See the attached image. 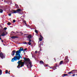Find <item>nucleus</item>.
<instances>
[{"mask_svg": "<svg viewBox=\"0 0 77 77\" xmlns=\"http://www.w3.org/2000/svg\"><path fill=\"white\" fill-rule=\"evenodd\" d=\"M17 60H20V49L16 52L15 56L12 59L11 62L17 61Z\"/></svg>", "mask_w": 77, "mask_h": 77, "instance_id": "obj_1", "label": "nucleus"}, {"mask_svg": "<svg viewBox=\"0 0 77 77\" xmlns=\"http://www.w3.org/2000/svg\"><path fill=\"white\" fill-rule=\"evenodd\" d=\"M24 61V60H20V68L24 66V63L22 62V61Z\"/></svg>", "mask_w": 77, "mask_h": 77, "instance_id": "obj_2", "label": "nucleus"}, {"mask_svg": "<svg viewBox=\"0 0 77 77\" xmlns=\"http://www.w3.org/2000/svg\"><path fill=\"white\" fill-rule=\"evenodd\" d=\"M0 57L1 59H5V55L2 52L0 53Z\"/></svg>", "mask_w": 77, "mask_h": 77, "instance_id": "obj_3", "label": "nucleus"}, {"mask_svg": "<svg viewBox=\"0 0 77 77\" xmlns=\"http://www.w3.org/2000/svg\"><path fill=\"white\" fill-rule=\"evenodd\" d=\"M32 66V62H30L28 63V64L27 65V67L28 68H31Z\"/></svg>", "mask_w": 77, "mask_h": 77, "instance_id": "obj_4", "label": "nucleus"}, {"mask_svg": "<svg viewBox=\"0 0 77 77\" xmlns=\"http://www.w3.org/2000/svg\"><path fill=\"white\" fill-rule=\"evenodd\" d=\"M12 11L13 12H12V14H16V13H17V12L18 13L20 12V9L16 10V11L12 10Z\"/></svg>", "mask_w": 77, "mask_h": 77, "instance_id": "obj_5", "label": "nucleus"}, {"mask_svg": "<svg viewBox=\"0 0 77 77\" xmlns=\"http://www.w3.org/2000/svg\"><path fill=\"white\" fill-rule=\"evenodd\" d=\"M23 59L24 60L25 62H30V60L29 58H26L24 57L23 58Z\"/></svg>", "mask_w": 77, "mask_h": 77, "instance_id": "obj_6", "label": "nucleus"}, {"mask_svg": "<svg viewBox=\"0 0 77 77\" xmlns=\"http://www.w3.org/2000/svg\"><path fill=\"white\" fill-rule=\"evenodd\" d=\"M68 56H66L65 57L64 59V63H66V62L67 63L68 62H69V60H68Z\"/></svg>", "mask_w": 77, "mask_h": 77, "instance_id": "obj_7", "label": "nucleus"}, {"mask_svg": "<svg viewBox=\"0 0 77 77\" xmlns=\"http://www.w3.org/2000/svg\"><path fill=\"white\" fill-rule=\"evenodd\" d=\"M2 36H5V35H7V34H8V32H3L2 34H1Z\"/></svg>", "mask_w": 77, "mask_h": 77, "instance_id": "obj_8", "label": "nucleus"}, {"mask_svg": "<svg viewBox=\"0 0 77 77\" xmlns=\"http://www.w3.org/2000/svg\"><path fill=\"white\" fill-rule=\"evenodd\" d=\"M77 71V70L76 69H75V70H72L71 71L69 72L68 73V74H74V73H72V72H73V71Z\"/></svg>", "mask_w": 77, "mask_h": 77, "instance_id": "obj_9", "label": "nucleus"}, {"mask_svg": "<svg viewBox=\"0 0 77 77\" xmlns=\"http://www.w3.org/2000/svg\"><path fill=\"white\" fill-rule=\"evenodd\" d=\"M15 51H16L15 50H14V51H12V53H11L12 56H14V55H15Z\"/></svg>", "mask_w": 77, "mask_h": 77, "instance_id": "obj_10", "label": "nucleus"}, {"mask_svg": "<svg viewBox=\"0 0 77 77\" xmlns=\"http://www.w3.org/2000/svg\"><path fill=\"white\" fill-rule=\"evenodd\" d=\"M24 13H23V10L22 9H20V15H22V14H23Z\"/></svg>", "mask_w": 77, "mask_h": 77, "instance_id": "obj_11", "label": "nucleus"}, {"mask_svg": "<svg viewBox=\"0 0 77 77\" xmlns=\"http://www.w3.org/2000/svg\"><path fill=\"white\" fill-rule=\"evenodd\" d=\"M11 38H12V39H15V38H18V37L17 36H13Z\"/></svg>", "mask_w": 77, "mask_h": 77, "instance_id": "obj_12", "label": "nucleus"}, {"mask_svg": "<svg viewBox=\"0 0 77 77\" xmlns=\"http://www.w3.org/2000/svg\"><path fill=\"white\" fill-rule=\"evenodd\" d=\"M40 63L41 65H44V63L42 60L40 61Z\"/></svg>", "mask_w": 77, "mask_h": 77, "instance_id": "obj_13", "label": "nucleus"}, {"mask_svg": "<svg viewBox=\"0 0 77 77\" xmlns=\"http://www.w3.org/2000/svg\"><path fill=\"white\" fill-rule=\"evenodd\" d=\"M23 51V48L20 47V53H21V51Z\"/></svg>", "mask_w": 77, "mask_h": 77, "instance_id": "obj_14", "label": "nucleus"}, {"mask_svg": "<svg viewBox=\"0 0 77 77\" xmlns=\"http://www.w3.org/2000/svg\"><path fill=\"white\" fill-rule=\"evenodd\" d=\"M17 63H18V66H17V68H20V60L18 61Z\"/></svg>", "mask_w": 77, "mask_h": 77, "instance_id": "obj_15", "label": "nucleus"}, {"mask_svg": "<svg viewBox=\"0 0 77 77\" xmlns=\"http://www.w3.org/2000/svg\"><path fill=\"white\" fill-rule=\"evenodd\" d=\"M28 39H30L31 38H32V35H29L28 36Z\"/></svg>", "mask_w": 77, "mask_h": 77, "instance_id": "obj_16", "label": "nucleus"}, {"mask_svg": "<svg viewBox=\"0 0 77 77\" xmlns=\"http://www.w3.org/2000/svg\"><path fill=\"white\" fill-rule=\"evenodd\" d=\"M68 75V74H64L62 75V77H65V76H67Z\"/></svg>", "mask_w": 77, "mask_h": 77, "instance_id": "obj_17", "label": "nucleus"}, {"mask_svg": "<svg viewBox=\"0 0 77 77\" xmlns=\"http://www.w3.org/2000/svg\"><path fill=\"white\" fill-rule=\"evenodd\" d=\"M23 33L22 32H20V36H22V35H23Z\"/></svg>", "mask_w": 77, "mask_h": 77, "instance_id": "obj_18", "label": "nucleus"}, {"mask_svg": "<svg viewBox=\"0 0 77 77\" xmlns=\"http://www.w3.org/2000/svg\"><path fill=\"white\" fill-rule=\"evenodd\" d=\"M56 66H54L53 67L52 69L53 70H55L56 69Z\"/></svg>", "mask_w": 77, "mask_h": 77, "instance_id": "obj_19", "label": "nucleus"}, {"mask_svg": "<svg viewBox=\"0 0 77 77\" xmlns=\"http://www.w3.org/2000/svg\"><path fill=\"white\" fill-rule=\"evenodd\" d=\"M15 6H16V8H17V9L19 8V7H18V5H17L15 4Z\"/></svg>", "mask_w": 77, "mask_h": 77, "instance_id": "obj_20", "label": "nucleus"}, {"mask_svg": "<svg viewBox=\"0 0 77 77\" xmlns=\"http://www.w3.org/2000/svg\"><path fill=\"white\" fill-rule=\"evenodd\" d=\"M63 63V61H61L60 63V65H62Z\"/></svg>", "mask_w": 77, "mask_h": 77, "instance_id": "obj_21", "label": "nucleus"}, {"mask_svg": "<svg viewBox=\"0 0 77 77\" xmlns=\"http://www.w3.org/2000/svg\"><path fill=\"white\" fill-rule=\"evenodd\" d=\"M7 24L8 26H11V23L10 22H8L7 23Z\"/></svg>", "mask_w": 77, "mask_h": 77, "instance_id": "obj_22", "label": "nucleus"}, {"mask_svg": "<svg viewBox=\"0 0 77 77\" xmlns=\"http://www.w3.org/2000/svg\"><path fill=\"white\" fill-rule=\"evenodd\" d=\"M2 70L0 69V75H2Z\"/></svg>", "mask_w": 77, "mask_h": 77, "instance_id": "obj_23", "label": "nucleus"}, {"mask_svg": "<svg viewBox=\"0 0 77 77\" xmlns=\"http://www.w3.org/2000/svg\"><path fill=\"white\" fill-rule=\"evenodd\" d=\"M0 13H3V10L0 9Z\"/></svg>", "mask_w": 77, "mask_h": 77, "instance_id": "obj_24", "label": "nucleus"}, {"mask_svg": "<svg viewBox=\"0 0 77 77\" xmlns=\"http://www.w3.org/2000/svg\"><path fill=\"white\" fill-rule=\"evenodd\" d=\"M42 38H39V40L40 41H42Z\"/></svg>", "mask_w": 77, "mask_h": 77, "instance_id": "obj_25", "label": "nucleus"}, {"mask_svg": "<svg viewBox=\"0 0 77 77\" xmlns=\"http://www.w3.org/2000/svg\"><path fill=\"white\" fill-rule=\"evenodd\" d=\"M3 30H2V29H1L0 30V33H3Z\"/></svg>", "mask_w": 77, "mask_h": 77, "instance_id": "obj_26", "label": "nucleus"}, {"mask_svg": "<svg viewBox=\"0 0 77 77\" xmlns=\"http://www.w3.org/2000/svg\"><path fill=\"white\" fill-rule=\"evenodd\" d=\"M35 32L36 33H37V34H38V30H35Z\"/></svg>", "mask_w": 77, "mask_h": 77, "instance_id": "obj_27", "label": "nucleus"}, {"mask_svg": "<svg viewBox=\"0 0 77 77\" xmlns=\"http://www.w3.org/2000/svg\"><path fill=\"white\" fill-rule=\"evenodd\" d=\"M23 44H26V45H27V44H28V43H27V42H24Z\"/></svg>", "mask_w": 77, "mask_h": 77, "instance_id": "obj_28", "label": "nucleus"}, {"mask_svg": "<svg viewBox=\"0 0 77 77\" xmlns=\"http://www.w3.org/2000/svg\"><path fill=\"white\" fill-rule=\"evenodd\" d=\"M8 70H6L5 71V74H8Z\"/></svg>", "mask_w": 77, "mask_h": 77, "instance_id": "obj_29", "label": "nucleus"}, {"mask_svg": "<svg viewBox=\"0 0 77 77\" xmlns=\"http://www.w3.org/2000/svg\"><path fill=\"white\" fill-rule=\"evenodd\" d=\"M28 45H31L32 43L30 42H28Z\"/></svg>", "mask_w": 77, "mask_h": 77, "instance_id": "obj_30", "label": "nucleus"}, {"mask_svg": "<svg viewBox=\"0 0 77 77\" xmlns=\"http://www.w3.org/2000/svg\"><path fill=\"white\" fill-rule=\"evenodd\" d=\"M23 58L22 57H20V59H22Z\"/></svg>", "mask_w": 77, "mask_h": 77, "instance_id": "obj_31", "label": "nucleus"}, {"mask_svg": "<svg viewBox=\"0 0 77 77\" xmlns=\"http://www.w3.org/2000/svg\"><path fill=\"white\" fill-rule=\"evenodd\" d=\"M23 22L26 25H27V23H26V21L25 20H24Z\"/></svg>", "mask_w": 77, "mask_h": 77, "instance_id": "obj_32", "label": "nucleus"}, {"mask_svg": "<svg viewBox=\"0 0 77 77\" xmlns=\"http://www.w3.org/2000/svg\"><path fill=\"white\" fill-rule=\"evenodd\" d=\"M29 42H32V40L30 39H29Z\"/></svg>", "mask_w": 77, "mask_h": 77, "instance_id": "obj_33", "label": "nucleus"}, {"mask_svg": "<svg viewBox=\"0 0 77 77\" xmlns=\"http://www.w3.org/2000/svg\"><path fill=\"white\" fill-rule=\"evenodd\" d=\"M40 38L43 39V37H42V35H40Z\"/></svg>", "mask_w": 77, "mask_h": 77, "instance_id": "obj_34", "label": "nucleus"}, {"mask_svg": "<svg viewBox=\"0 0 77 77\" xmlns=\"http://www.w3.org/2000/svg\"><path fill=\"white\" fill-rule=\"evenodd\" d=\"M0 35H0V40H1V39H2V38H1V36H2V34H0Z\"/></svg>", "mask_w": 77, "mask_h": 77, "instance_id": "obj_35", "label": "nucleus"}, {"mask_svg": "<svg viewBox=\"0 0 77 77\" xmlns=\"http://www.w3.org/2000/svg\"><path fill=\"white\" fill-rule=\"evenodd\" d=\"M13 23H15L16 20H13Z\"/></svg>", "mask_w": 77, "mask_h": 77, "instance_id": "obj_36", "label": "nucleus"}, {"mask_svg": "<svg viewBox=\"0 0 77 77\" xmlns=\"http://www.w3.org/2000/svg\"><path fill=\"white\" fill-rule=\"evenodd\" d=\"M27 48H26L24 49H23V51H26V50H27Z\"/></svg>", "mask_w": 77, "mask_h": 77, "instance_id": "obj_37", "label": "nucleus"}, {"mask_svg": "<svg viewBox=\"0 0 77 77\" xmlns=\"http://www.w3.org/2000/svg\"><path fill=\"white\" fill-rule=\"evenodd\" d=\"M11 14H12V13H10V14H8L9 16H11Z\"/></svg>", "mask_w": 77, "mask_h": 77, "instance_id": "obj_38", "label": "nucleus"}, {"mask_svg": "<svg viewBox=\"0 0 77 77\" xmlns=\"http://www.w3.org/2000/svg\"><path fill=\"white\" fill-rule=\"evenodd\" d=\"M12 32L13 33H15L14 35H16V33H15V32H14V31Z\"/></svg>", "mask_w": 77, "mask_h": 77, "instance_id": "obj_39", "label": "nucleus"}, {"mask_svg": "<svg viewBox=\"0 0 77 77\" xmlns=\"http://www.w3.org/2000/svg\"><path fill=\"white\" fill-rule=\"evenodd\" d=\"M4 29V30H6L7 29V27H5Z\"/></svg>", "mask_w": 77, "mask_h": 77, "instance_id": "obj_40", "label": "nucleus"}, {"mask_svg": "<svg viewBox=\"0 0 77 77\" xmlns=\"http://www.w3.org/2000/svg\"><path fill=\"white\" fill-rule=\"evenodd\" d=\"M45 66L46 67V66H48V64H46V66Z\"/></svg>", "mask_w": 77, "mask_h": 77, "instance_id": "obj_41", "label": "nucleus"}, {"mask_svg": "<svg viewBox=\"0 0 77 77\" xmlns=\"http://www.w3.org/2000/svg\"><path fill=\"white\" fill-rule=\"evenodd\" d=\"M37 52H38L37 51H35V53H37Z\"/></svg>", "mask_w": 77, "mask_h": 77, "instance_id": "obj_42", "label": "nucleus"}, {"mask_svg": "<svg viewBox=\"0 0 77 77\" xmlns=\"http://www.w3.org/2000/svg\"><path fill=\"white\" fill-rule=\"evenodd\" d=\"M20 56L22 57L23 56H22V54H20Z\"/></svg>", "mask_w": 77, "mask_h": 77, "instance_id": "obj_43", "label": "nucleus"}, {"mask_svg": "<svg viewBox=\"0 0 77 77\" xmlns=\"http://www.w3.org/2000/svg\"><path fill=\"white\" fill-rule=\"evenodd\" d=\"M72 76H75V74H73L72 75Z\"/></svg>", "mask_w": 77, "mask_h": 77, "instance_id": "obj_44", "label": "nucleus"}, {"mask_svg": "<svg viewBox=\"0 0 77 77\" xmlns=\"http://www.w3.org/2000/svg\"><path fill=\"white\" fill-rule=\"evenodd\" d=\"M1 40H2V42H3V40H2V39H1Z\"/></svg>", "mask_w": 77, "mask_h": 77, "instance_id": "obj_45", "label": "nucleus"}, {"mask_svg": "<svg viewBox=\"0 0 77 77\" xmlns=\"http://www.w3.org/2000/svg\"><path fill=\"white\" fill-rule=\"evenodd\" d=\"M54 59L55 60V61H56V58H54Z\"/></svg>", "mask_w": 77, "mask_h": 77, "instance_id": "obj_46", "label": "nucleus"}, {"mask_svg": "<svg viewBox=\"0 0 77 77\" xmlns=\"http://www.w3.org/2000/svg\"><path fill=\"white\" fill-rule=\"evenodd\" d=\"M8 74H10V73H9V72Z\"/></svg>", "mask_w": 77, "mask_h": 77, "instance_id": "obj_47", "label": "nucleus"}, {"mask_svg": "<svg viewBox=\"0 0 77 77\" xmlns=\"http://www.w3.org/2000/svg\"><path fill=\"white\" fill-rule=\"evenodd\" d=\"M23 53H25V51H24Z\"/></svg>", "mask_w": 77, "mask_h": 77, "instance_id": "obj_48", "label": "nucleus"}, {"mask_svg": "<svg viewBox=\"0 0 77 77\" xmlns=\"http://www.w3.org/2000/svg\"><path fill=\"white\" fill-rule=\"evenodd\" d=\"M50 68H51V67H50Z\"/></svg>", "mask_w": 77, "mask_h": 77, "instance_id": "obj_49", "label": "nucleus"}, {"mask_svg": "<svg viewBox=\"0 0 77 77\" xmlns=\"http://www.w3.org/2000/svg\"><path fill=\"white\" fill-rule=\"evenodd\" d=\"M9 72H10V71H9Z\"/></svg>", "mask_w": 77, "mask_h": 77, "instance_id": "obj_50", "label": "nucleus"}, {"mask_svg": "<svg viewBox=\"0 0 77 77\" xmlns=\"http://www.w3.org/2000/svg\"><path fill=\"white\" fill-rule=\"evenodd\" d=\"M34 77H36V76H35Z\"/></svg>", "mask_w": 77, "mask_h": 77, "instance_id": "obj_51", "label": "nucleus"}, {"mask_svg": "<svg viewBox=\"0 0 77 77\" xmlns=\"http://www.w3.org/2000/svg\"><path fill=\"white\" fill-rule=\"evenodd\" d=\"M20 6H21V5H20Z\"/></svg>", "mask_w": 77, "mask_h": 77, "instance_id": "obj_52", "label": "nucleus"}]
</instances>
